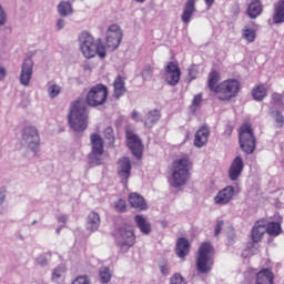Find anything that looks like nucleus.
Listing matches in <instances>:
<instances>
[{
	"label": "nucleus",
	"instance_id": "1",
	"mask_svg": "<svg viewBox=\"0 0 284 284\" xmlns=\"http://www.w3.org/2000/svg\"><path fill=\"white\" fill-rule=\"evenodd\" d=\"M194 164L190 159V155H183L173 160L169 172L171 174L170 185L171 187H183L190 181V172H192Z\"/></svg>",
	"mask_w": 284,
	"mask_h": 284
},
{
	"label": "nucleus",
	"instance_id": "2",
	"mask_svg": "<svg viewBox=\"0 0 284 284\" xmlns=\"http://www.w3.org/2000/svg\"><path fill=\"white\" fill-rule=\"evenodd\" d=\"M79 42L80 52L84 59H94V57H99V59H105V57H108V51L103 40L94 39L92 34L82 32L80 34Z\"/></svg>",
	"mask_w": 284,
	"mask_h": 284
},
{
	"label": "nucleus",
	"instance_id": "3",
	"mask_svg": "<svg viewBox=\"0 0 284 284\" xmlns=\"http://www.w3.org/2000/svg\"><path fill=\"white\" fill-rule=\"evenodd\" d=\"M68 119L69 125L74 132H83L88 129V106L83 99L72 102Z\"/></svg>",
	"mask_w": 284,
	"mask_h": 284
},
{
	"label": "nucleus",
	"instance_id": "4",
	"mask_svg": "<svg viewBox=\"0 0 284 284\" xmlns=\"http://www.w3.org/2000/svg\"><path fill=\"white\" fill-rule=\"evenodd\" d=\"M196 270L200 274H210L214 266V247L210 242L200 245L195 258Z\"/></svg>",
	"mask_w": 284,
	"mask_h": 284
},
{
	"label": "nucleus",
	"instance_id": "5",
	"mask_svg": "<svg viewBox=\"0 0 284 284\" xmlns=\"http://www.w3.org/2000/svg\"><path fill=\"white\" fill-rule=\"evenodd\" d=\"M239 143L240 148L246 154H254L256 150V138L254 136V128L252 122L244 121L239 129Z\"/></svg>",
	"mask_w": 284,
	"mask_h": 284
},
{
	"label": "nucleus",
	"instance_id": "6",
	"mask_svg": "<svg viewBox=\"0 0 284 284\" xmlns=\"http://www.w3.org/2000/svg\"><path fill=\"white\" fill-rule=\"evenodd\" d=\"M241 92V82L236 79L224 80L220 83V89H217L219 101H232L236 99Z\"/></svg>",
	"mask_w": 284,
	"mask_h": 284
},
{
	"label": "nucleus",
	"instance_id": "7",
	"mask_svg": "<svg viewBox=\"0 0 284 284\" xmlns=\"http://www.w3.org/2000/svg\"><path fill=\"white\" fill-rule=\"evenodd\" d=\"M108 101V87L103 84H95L92 87L85 97V103L90 108H99Z\"/></svg>",
	"mask_w": 284,
	"mask_h": 284
},
{
	"label": "nucleus",
	"instance_id": "8",
	"mask_svg": "<svg viewBox=\"0 0 284 284\" xmlns=\"http://www.w3.org/2000/svg\"><path fill=\"white\" fill-rule=\"evenodd\" d=\"M22 141L34 153L39 152V145H41V136L39 131L34 126H26L22 130Z\"/></svg>",
	"mask_w": 284,
	"mask_h": 284
},
{
	"label": "nucleus",
	"instance_id": "9",
	"mask_svg": "<svg viewBox=\"0 0 284 284\" xmlns=\"http://www.w3.org/2000/svg\"><path fill=\"white\" fill-rule=\"evenodd\" d=\"M90 141L92 148L90 159L92 163H95V165H101L103 160L99 159L98 156H103V152H105L103 146V138H101V135L98 133H92L90 135Z\"/></svg>",
	"mask_w": 284,
	"mask_h": 284
},
{
	"label": "nucleus",
	"instance_id": "10",
	"mask_svg": "<svg viewBox=\"0 0 284 284\" xmlns=\"http://www.w3.org/2000/svg\"><path fill=\"white\" fill-rule=\"evenodd\" d=\"M123 39V31L119 24H111L106 31L105 44L109 50H116L121 45Z\"/></svg>",
	"mask_w": 284,
	"mask_h": 284
},
{
	"label": "nucleus",
	"instance_id": "11",
	"mask_svg": "<svg viewBox=\"0 0 284 284\" xmlns=\"http://www.w3.org/2000/svg\"><path fill=\"white\" fill-rule=\"evenodd\" d=\"M116 239L120 247H125L130 250L133 247L134 243H136V235H134V231L130 226H122L118 230Z\"/></svg>",
	"mask_w": 284,
	"mask_h": 284
},
{
	"label": "nucleus",
	"instance_id": "12",
	"mask_svg": "<svg viewBox=\"0 0 284 284\" xmlns=\"http://www.w3.org/2000/svg\"><path fill=\"white\" fill-rule=\"evenodd\" d=\"M125 136L126 145L131 150L132 154L136 159H141V156H143V143L141 142V139H139V135H136L134 131L126 129Z\"/></svg>",
	"mask_w": 284,
	"mask_h": 284
},
{
	"label": "nucleus",
	"instance_id": "13",
	"mask_svg": "<svg viewBox=\"0 0 284 284\" xmlns=\"http://www.w3.org/2000/svg\"><path fill=\"white\" fill-rule=\"evenodd\" d=\"M132 174V162L128 158H121L118 161V176H120L121 183L128 185L130 176Z\"/></svg>",
	"mask_w": 284,
	"mask_h": 284
},
{
	"label": "nucleus",
	"instance_id": "14",
	"mask_svg": "<svg viewBox=\"0 0 284 284\" xmlns=\"http://www.w3.org/2000/svg\"><path fill=\"white\" fill-rule=\"evenodd\" d=\"M234 186L229 185L222 189L214 197L216 205H227L234 199Z\"/></svg>",
	"mask_w": 284,
	"mask_h": 284
},
{
	"label": "nucleus",
	"instance_id": "15",
	"mask_svg": "<svg viewBox=\"0 0 284 284\" xmlns=\"http://www.w3.org/2000/svg\"><path fill=\"white\" fill-rule=\"evenodd\" d=\"M243 158H241V155H237L233 162L231 163V166L229 169V179L231 181H237L239 176H241L242 172H243Z\"/></svg>",
	"mask_w": 284,
	"mask_h": 284
},
{
	"label": "nucleus",
	"instance_id": "16",
	"mask_svg": "<svg viewBox=\"0 0 284 284\" xmlns=\"http://www.w3.org/2000/svg\"><path fill=\"white\" fill-rule=\"evenodd\" d=\"M196 12V0H187L184 3V8L181 14L182 22H184L185 26L192 21V17H194V13Z\"/></svg>",
	"mask_w": 284,
	"mask_h": 284
},
{
	"label": "nucleus",
	"instance_id": "17",
	"mask_svg": "<svg viewBox=\"0 0 284 284\" xmlns=\"http://www.w3.org/2000/svg\"><path fill=\"white\" fill-rule=\"evenodd\" d=\"M129 203L131 207L138 210V212H145V210H148V202H145V199L139 193H131L129 195Z\"/></svg>",
	"mask_w": 284,
	"mask_h": 284
},
{
	"label": "nucleus",
	"instance_id": "18",
	"mask_svg": "<svg viewBox=\"0 0 284 284\" xmlns=\"http://www.w3.org/2000/svg\"><path fill=\"white\" fill-rule=\"evenodd\" d=\"M265 232H267L265 229V221L260 220L255 222L251 232L253 243H261V241H263Z\"/></svg>",
	"mask_w": 284,
	"mask_h": 284
},
{
	"label": "nucleus",
	"instance_id": "19",
	"mask_svg": "<svg viewBox=\"0 0 284 284\" xmlns=\"http://www.w3.org/2000/svg\"><path fill=\"white\" fill-rule=\"evenodd\" d=\"M210 139V128L201 126L194 135V145L195 148H203Z\"/></svg>",
	"mask_w": 284,
	"mask_h": 284
},
{
	"label": "nucleus",
	"instance_id": "20",
	"mask_svg": "<svg viewBox=\"0 0 284 284\" xmlns=\"http://www.w3.org/2000/svg\"><path fill=\"white\" fill-rule=\"evenodd\" d=\"M255 284H274V272L270 268H262L256 273Z\"/></svg>",
	"mask_w": 284,
	"mask_h": 284
},
{
	"label": "nucleus",
	"instance_id": "21",
	"mask_svg": "<svg viewBox=\"0 0 284 284\" xmlns=\"http://www.w3.org/2000/svg\"><path fill=\"white\" fill-rule=\"evenodd\" d=\"M175 252L179 258H185L190 254V241L185 237L178 239Z\"/></svg>",
	"mask_w": 284,
	"mask_h": 284
},
{
	"label": "nucleus",
	"instance_id": "22",
	"mask_svg": "<svg viewBox=\"0 0 284 284\" xmlns=\"http://www.w3.org/2000/svg\"><path fill=\"white\" fill-rule=\"evenodd\" d=\"M134 221L136 227H139L142 234L148 235L152 232V224L148 221V217L143 215H135Z\"/></svg>",
	"mask_w": 284,
	"mask_h": 284
},
{
	"label": "nucleus",
	"instance_id": "23",
	"mask_svg": "<svg viewBox=\"0 0 284 284\" xmlns=\"http://www.w3.org/2000/svg\"><path fill=\"white\" fill-rule=\"evenodd\" d=\"M250 19H256L263 14V3L261 0H252L246 10Z\"/></svg>",
	"mask_w": 284,
	"mask_h": 284
},
{
	"label": "nucleus",
	"instance_id": "24",
	"mask_svg": "<svg viewBox=\"0 0 284 284\" xmlns=\"http://www.w3.org/2000/svg\"><path fill=\"white\" fill-rule=\"evenodd\" d=\"M159 121H161V111H159L158 109L151 110L145 115L144 125L150 130L154 128V125H156Z\"/></svg>",
	"mask_w": 284,
	"mask_h": 284
},
{
	"label": "nucleus",
	"instance_id": "25",
	"mask_svg": "<svg viewBox=\"0 0 284 284\" xmlns=\"http://www.w3.org/2000/svg\"><path fill=\"white\" fill-rule=\"evenodd\" d=\"M207 88L211 92L216 94L221 88V74L219 72H211L209 74Z\"/></svg>",
	"mask_w": 284,
	"mask_h": 284
},
{
	"label": "nucleus",
	"instance_id": "26",
	"mask_svg": "<svg viewBox=\"0 0 284 284\" xmlns=\"http://www.w3.org/2000/svg\"><path fill=\"white\" fill-rule=\"evenodd\" d=\"M125 94V79L123 77L118 75L113 82V97L114 99H119Z\"/></svg>",
	"mask_w": 284,
	"mask_h": 284
},
{
	"label": "nucleus",
	"instance_id": "27",
	"mask_svg": "<svg viewBox=\"0 0 284 284\" xmlns=\"http://www.w3.org/2000/svg\"><path fill=\"white\" fill-rule=\"evenodd\" d=\"M273 23H284V0H278L274 4Z\"/></svg>",
	"mask_w": 284,
	"mask_h": 284
},
{
	"label": "nucleus",
	"instance_id": "28",
	"mask_svg": "<svg viewBox=\"0 0 284 284\" xmlns=\"http://www.w3.org/2000/svg\"><path fill=\"white\" fill-rule=\"evenodd\" d=\"M99 225H101V217L99 216V213L91 212L88 215L87 229L90 230V232H97V230H99Z\"/></svg>",
	"mask_w": 284,
	"mask_h": 284
},
{
	"label": "nucleus",
	"instance_id": "29",
	"mask_svg": "<svg viewBox=\"0 0 284 284\" xmlns=\"http://www.w3.org/2000/svg\"><path fill=\"white\" fill-rule=\"evenodd\" d=\"M74 9L72 8V3L70 1H61L58 4V13L60 17H70L73 14Z\"/></svg>",
	"mask_w": 284,
	"mask_h": 284
},
{
	"label": "nucleus",
	"instance_id": "30",
	"mask_svg": "<svg viewBox=\"0 0 284 284\" xmlns=\"http://www.w3.org/2000/svg\"><path fill=\"white\" fill-rule=\"evenodd\" d=\"M266 234L268 236H280L283 233V229L281 227V223L278 222H268L265 224Z\"/></svg>",
	"mask_w": 284,
	"mask_h": 284
},
{
	"label": "nucleus",
	"instance_id": "31",
	"mask_svg": "<svg viewBox=\"0 0 284 284\" xmlns=\"http://www.w3.org/2000/svg\"><path fill=\"white\" fill-rule=\"evenodd\" d=\"M252 97L255 101H263L267 97V89L264 84H258L252 90Z\"/></svg>",
	"mask_w": 284,
	"mask_h": 284
},
{
	"label": "nucleus",
	"instance_id": "32",
	"mask_svg": "<svg viewBox=\"0 0 284 284\" xmlns=\"http://www.w3.org/2000/svg\"><path fill=\"white\" fill-rule=\"evenodd\" d=\"M242 37L245 39L246 43H254V41H256V30L245 26L242 31Z\"/></svg>",
	"mask_w": 284,
	"mask_h": 284
},
{
	"label": "nucleus",
	"instance_id": "33",
	"mask_svg": "<svg viewBox=\"0 0 284 284\" xmlns=\"http://www.w3.org/2000/svg\"><path fill=\"white\" fill-rule=\"evenodd\" d=\"M271 116L274 121V126L277 128V130H281V128L284 126V115L281 111L275 110L271 112Z\"/></svg>",
	"mask_w": 284,
	"mask_h": 284
},
{
	"label": "nucleus",
	"instance_id": "34",
	"mask_svg": "<svg viewBox=\"0 0 284 284\" xmlns=\"http://www.w3.org/2000/svg\"><path fill=\"white\" fill-rule=\"evenodd\" d=\"M104 139L108 143L109 148H114V143L116 141V138H114V129L112 126H108L103 131Z\"/></svg>",
	"mask_w": 284,
	"mask_h": 284
},
{
	"label": "nucleus",
	"instance_id": "35",
	"mask_svg": "<svg viewBox=\"0 0 284 284\" xmlns=\"http://www.w3.org/2000/svg\"><path fill=\"white\" fill-rule=\"evenodd\" d=\"M164 79L168 85H176L181 81V72H166Z\"/></svg>",
	"mask_w": 284,
	"mask_h": 284
},
{
	"label": "nucleus",
	"instance_id": "36",
	"mask_svg": "<svg viewBox=\"0 0 284 284\" xmlns=\"http://www.w3.org/2000/svg\"><path fill=\"white\" fill-rule=\"evenodd\" d=\"M100 281L101 283H110V281H112V273L110 272V267L103 266L100 268Z\"/></svg>",
	"mask_w": 284,
	"mask_h": 284
},
{
	"label": "nucleus",
	"instance_id": "37",
	"mask_svg": "<svg viewBox=\"0 0 284 284\" xmlns=\"http://www.w3.org/2000/svg\"><path fill=\"white\" fill-rule=\"evenodd\" d=\"M48 94H49L50 99H57V97H59V94H61V87H59L58 84L49 85Z\"/></svg>",
	"mask_w": 284,
	"mask_h": 284
},
{
	"label": "nucleus",
	"instance_id": "38",
	"mask_svg": "<svg viewBox=\"0 0 284 284\" xmlns=\"http://www.w3.org/2000/svg\"><path fill=\"white\" fill-rule=\"evenodd\" d=\"M34 68V62L32 59L27 58L22 63V70L21 72H32V69Z\"/></svg>",
	"mask_w": 284,
	"mask_h": 284
},
{
	"label": "nucleus",
	"instance_id": "39",
	"mask_svg": "<svg viewBox=\"0 0 284 284\" xmlns=\"http://www.w3.org/2000/svg\"><path fill=\"white\" fill-rule=\"evenodd\" d=\"M65 274V268L63 266H58L53 270L52 281H59Z\"/></svg>",
	"mask_w": 284,
	"mask_h": 284
},
{
	"label": "nucleus",
	"instance_id": "40",
	"mask_svg": "<svg viewBox=\"0 0 284 284\" xmlns=\"http://www.w3.org/2000/svg\"><path fill=\"white\" fill-rule=\"evenodd\" d=\"M126 207H128V204L123 199H119L116 202H114L115 212H125Z\"/></svg>",
	"mask_w": 284,
	"mask_h": 284
},
{
	"label": "nucleus",
	"instance_id": "41",
	"mask_svg": "<svg viewBox=\"0 0 284 284\" xmlns=\"http://www.w3.org/2000/svg\"><path fill=\"white\" fill-rule=\"evenodd\" d=\"M30 79H32V72H22L20 74V83L22 85H30Z\"/></svg>",
	"mask_w": 284,
	"mask_h": 284
},
{
	"label": "nucleus",
	"instance_id": "42",
	"mask_svg": "<svg viewBox=\"0 0 284 284\" xmlns=\"http://www.w3.org/2000/svg\"><path fill=\"white\" fill-rule=\"evenodd\" d=\"M165 72H181V69L179 68V62H169L165 67Z\"/></svg>",
	"mask_w": 284,
	"mask_h": 284
},
{
	"label": "nucleus",
	"instance_id": "43",
	"mask_svg": "<svg viewBox=\"0 0 284 284\" xmlns=\"http://www.w3.org/2000/svg\"><path fill=\"white\" fill-rule=\"evenodd\" d=\"M170 284H186L185 278H183L182 274L175 273L171 278H170Z\"/></svg>",
	"mask_w": 284,
	"mask_h": 284
},
{
	"label": "nucleus",
	"instance_id": "44",
	"mask_svg": "<svg viewBox=\"0 0 284 284\" xmlns=\"http://www.w3.org/2000/svg\"><path fill=\"white\" fill-rule=\"evenodd\" d=\"M202 103H203V93L195 94L193 100H192V106L193 108H201Z\"/></svg>",
	"mask_w": 284,
	"mask_h": 284
},
{
	"label": "nucleus",
	"instance_id": "45",
	"mask_svg": "<svg viewBox=\"0 0 284 284\" xmlns=\"http://www.w3.org/2000/svg\"><path fill=\"white\" fill-rule=\"evenodd\" d=\"M72 284H91L90 283V278L84 275V276H78L73 282Z\"/></svg>",
	"mask_w": 284,
	"mask_h": 284
},
{
	"label": "nucleus",
	"instance_id": "46",
	"mask_svg": "<svg viewBox=\"0 0 284 284\" xmlns=\"http://www.w3.org/2000/svg\"><path fill=\"white\" fill-rule=\"evenodd\" d=\"M223 225H224L223 221L216 222L215 231H214L215 236H219V234H221V232L223 231Z\"/></svg>",
	"mask_w": 284,
	"mask_h": 284
},
{
	"label": "nucleus",
	"instance_id": "47",
	"mask_svg": "<svg viewBox=\"0 0 284 284\" xmlns=\"http://www.w3.org/2000/svg\"><path fill=\"white\" fill-rule=\"evenodd\" d=\"M272 101L274 103H281L283 101V94H281V93H273L272 94Z\"/></svg>",
	"mask_w": 284,
	"mask_h": 284
},
{
	"label": "nucleus",
	"instance_id": "48",
	"mask_svg": "<svg viewBox=\"0 0 284 284\" xmlns=\"http://www.w3.org/2000/svg\"><path fill=\"white\" fill-rule=\"evenodd\" d=\"M232 132H234V125L227 124V125L225 126L224 133H225L227 136H231V135H232Z\"/></svg>",
	"mask_w": 284,
	"mask_h": 284
},
{
	"label": "nucleus",
	"instance_id": "49",
	"mask_svg": "<svg viewBox=\"0 0 284 284\" xmlns=\"http://www.w3.org/2000/svg\"><path fill=\"white\" fill-rule=\"evenodd\" d=\"M3 23H6V12L0 6V26H3Z\"/></svg>",
	"mask_w": 284,
	"mask_h": 284
},
{
	"label": "nucleus",
	"instance_id": "50",
	"mask_svg": "<svg viewBox=\"0 0 284 284\" xmlns=\"http://www.w3.org/2000/svg\"><path fill=\"white\" fill-rule=\"evenodd\" d=\"M160 270L164 276H168V274H170V268H168V264L160 266Z\"/></svg>",
	"mask_w": 284,
	"mask_h": 284
},
{
	"label": "nucleus",
	"instance_id": "51",
	"mask_svg": "<svg viewBox=\"0 0 284 284\" xmlns=\"http://www.w3.org/2000/svg\"><path fill=\"white\" fill-rule=\"evenodd\" d=\"M63 26H65V21L63 19H59L57 22L58 30H63Z\"/></svg>",
	"mask_w": 284,
	"mask_h": 284
},
{
	"label": "nucleus",
	"instance_id": "52",
	"mask_svg": "<svg viewBox=\"0 0 284 284\" xmlns=\"http://www.w3.org/2000/svg\"><path fill=\"white\" fill-rule=\"evenodd\" d=\"M38 264L39 265H48V260L43 256L38 257Z\"/></svg>",
	"mask_w": 284,
	"mask_h": 284
},
{
	"label": "nucleus",
	"instance_id": "53",
	"mask_svg": "<svg viewBox=\"0 0 284 284\" xmlns=\"http://www.w3.org/2000/svg\"><path fill=\"white\" fill-rule=\"evenodd\" d=\"M3 201H6V189L0 192V205L3 204Z\"/></svg>",
	"mask_w": 284,
	"mask_h": 284
},
{
	"label": "nucleus",
	"instance_id": "54",
	"mask_svg": "<svg viewBox=\"0 0 284 284\" xmlns=\"http://www.w3.org/2000/svg\"><path fill=\"white\" fill-rule=\"evenodd\" d=\"M214 1L215 0H204V3L206 6V8L210 10V8H212V6H214Z\"/></svg>",
	"mask_w": 284,
	"mask_h": 284
},
{
	"label": "nucleus",
	"instance_id": "55",
	"mask_svg": "<svg viewBox=\"0 0 284 284\" xmlns=\"http://www.w3.org/2000/svg\"><path fill=\"white\" fill-rule=\"evenodd\" d=\"M131 116H132L133 121H139V112L133 111Z\"/></svg>",
	"mask_w": 284,
	"mask_h": 284
},
{
	"label": "nucleus",
	"instance_id": "56",
	"mask_svg": "<svg viewBox=\"0 0 284 284\" xmlns=\"http://www.w3.org/2000/svg\"><path fill=\"white\" fill-rule=\"evenodd\" d=\"M58 221H59L60 223H67L68 216L62 215V216H60V217L58 219Z\"/></svg>",
	"mask_w": 284,
	"mask_h": 284
},
{
	"label": "nucleus",
	"instance_id": "57",
	"mask_svg": "<svg viewBox=\"0 0 284 284\" xmlns=\"http://www.w3.org/2000/svg\"><path fill=\"white\" fill-rule=\"evenodd\" d=\"M2 79H6V72H0V81H1Z\"/></svg>",
	"mask_w": 284,
	"mask_h": 284
},
{
	"label": "nucleus",
	"instance_id": "58",
	"mask_svg": "<svg viewBox=\"0 0 284 284\" xmlns=\"http://www.w3.org/2000/svg\"><path fill=\"white\" fill-rule=\"evenodd\" d=\"M138 3H143L145 0H135Z\"/></svg>",
	"mask_w": 284,
	"mask_h": 284
},
{
	"label": "nucleus",
	"instance_id": "59",
	"mask_svg": "<svg viewBox=\"0 0 284 284\" xmlns=\"http://www.w3.org/2000/svg\"><path fill=\"white\" fill-rule=\"evenodd\" d=\"M0 72H6V69H3L1 65H0Z\"/></svg>",
	"mask_w": 284,
	"mask_h": 284
}]
</instances>
